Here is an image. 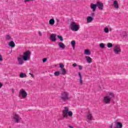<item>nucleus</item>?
I'll return each mask as SVG.
<instances>
[{
    "label": "nucleus",
    "instance_id": "obj_21",
    "mask_svg": "<svg viewBox=\"0 0 128 128\" xmlns=\"http://www.w3.org/2000/svg\"><path fill=\"white\" fill-rule=\"evenodd\" d=\"M54 22H55V21H54V18H52L49 20V24L50 26H54Z\"/></svg>",
    "mask_w": 128,
    "mask_h": 128
},
{
    "label": "nucleus",
    "instance_id": "obj_43",
    "mask_svg": "<svg viewBox=\"0 0 128 128\" xmlns=\"http://www.w3.org/2000/svg\"><path fill=\"white\" fill-rule=\"evenodd\" d=\"M56 22H60V20H58V19H56Z\"/></svg>",
    "mask_w": 128,
    "mask_h": 128
},
{
    "label": "nucleus",
    "instance_id": "obj_34",
    "mask_svg": "<svg viewBox=\"0 0 128 128\" xmlns=\"http://www.w3.org/2000/svg\"><path fill=\"white\" fill-rule=\"evenodd\" d=\"M72 66H74V68H76V66H78V64H76V63H74L72 64Z\"/></svg>",
    "mask_w": 128,
    "mask_h": 128
},
{
    "label": "nucleus",
    "instance_id": "obj_26",
    "mask_svg": "<svg viewBox=\"0 0 128 128\" xmlns=\"http://www.w3.org/2000/svg\"><path fill=\"white\" fill-rule=\"evenodd\" d=\"M6 39L7 40H12V37L10 36V34H6Z\"/></svg>",
    "mask_w": 128,
    "mask_h": 128
},
{
    "label": "nucleus",
    "instance_id": "obj_44",
    "mask_svg": "<svg viewBox=\"0 0 128 128\" xmlns=\"http://www.w3.org/2000/svg\"><path fill=\"white\" fill-rule=\"evenodd\" d=\"M12 92H14V90H12Z\"/></svg>",
    "mask_w": 128,
    "mask_h": 128
},
{
    "label": "nucleus",
    "instance_id": "obj_39",
    "mask_svg": "<svg viewBox=\"0 0 128 128\" xmlns=\"http://www.w3.org/2000/svg\"><path fill=\"white\" fill-rule=\"evenodd\" d=\"M38 34L39 36H42V32L40 31L38 32Z\"/></svg>",
    "mask_w": 128,
    "mask_h": 128
},
{
    "label": "nucleus",
    "instance_id": "obj_40",
    "mask_svg": "<svg viewBox=\"0 0 128 128\" xmlns=\"http://www.w3.org/2000/svg\"><path fill=\"white\" fill-rule=\"evenodd\" d=\"M2 86V84L0 82V88Z\"/></svg>",
    "mask_w": 128,
    "mask_h": 128
},
{
    "label": "nucleus",
    "instance_id": "obj_41",
    "mask_svg": "<svg viewBox=\"0 0 128 128\" xmlns=\"http://www.w3.org/2000/svg\"><path fill=\"white\" fill-rule=\"evenodd\" d=\"M68 127L70 128H74V126H69Z\"/></svg>",
    "mask_w": 128,
    "mask_h": 128
},
{
    "label": "nucleus",
    "instance_id": "obj_38",
    "mask_svg": "<svg viewBox=\"0 0 128 128\" xmlns=\"http://www.w3.org/2000/svg\"><path fill=\"white\" fill-rule=\"evenodd\" d=\"M31 0H25V2H30Z\"/></svg>",
    "mask_w": 128,
    "mask_h": 128
},
{
    "label": "nucleus",
    "instance_id": "obj_27",
    "mask_svg": "<svg viewBox=\"0 0 128 128\" xmlns=\"http://www.w3.org/2000/svg\"><path fill=\"white\" fill-rule=\"evenodd\" d=\"M104 32H106V34H108V32H110V30H108V28L106 27L104 30Z\"/></svg>",
    "mask_w": 128,
    "mask_h": 128
},
{
    "label": "nucleus",
    "instance_id": "obj_24",
    "mask_svg": "<svg viewBox=\"0 0 128 128\" xmlns=\"http://www.w3.org/2000/svg\"><path fill=\"white\" fill-rule=\"evenodd\" d=\"M61 72H62L61 74H62V76H64V74H66V69L64 68H61Z\"/></svg>",
    "mask_w": 128,
    "mask_h": 128
},
{
    "label": "nucleus",
    "instance_id": "obj_16",
    "mask_svg": "<svg viewBox=\"0 0 128 128\" xmlns=\"http://www.w3.org/2000/svg\"><path fill=\"white\" fill-rule=\"evenodd\" d=\"M56 34H52L50 36V39L52 42H56Z\"/></svg>",
    "mask_w": 128,
    "mask_h": 128
},
{
    "label": "nucleus",
    "instance_id": "obj_20",
    "mask_svg": "<svg viewBox=\"0 0 128 128\" xmlns=\"http://www.w3.org/2000/svg\"><path fill=\"white\" fill-rule=\"evenodd\" d=\"M84 54L86 56H90V51L88 49L85 50L84 52Z\"/></svg>",
    "mask_w": 128,
    "mask_h": 128
},
{
    "label": "nucleus",
    "instance_id": "obj_23",
    "mask_svg": "<svg viewBox=\"0 0 128 128\" xmlns=\"http://www.w3.org/2000/svg\"><path fill=\"white\" fill-rule=\"evenodd\" d=\"M9 46H11V48H14V46H16V44H14V42L11 41L9 43Z\"/></svg>",
    "mask_w": 128,
    "mask_h": 128
},
{
    "label": "nucleus",
    "instance_id": "obj_18",
    "mask_svg": "<svg viewBox=\"0 0 128 128\" xmlns=\"http://www.w3.org/2000/svg\"><path fill=\"white\" fill-rule=\"evenodd\" d=\"M86 59L88 64H92V59L90 56H86Z\"/></svg>",
    "mask_w": 128,
    "mask_h": 128
},
{
    "label": "nucleus",
    "instance_id": "obj_8",
    "mask_svg": "<svg viewBox=\"0 0 128 128\" xmlns=\"http://www.w3.org/2000/svg\"><path fill=\"white\" fill-rule=\"evenodd\" d=\"M22 58L24 60L25 62L28 60H30V52L28 50L24 52Z\"/></svg>",
    "mask_w": 128,
    "mask_h": 128
},
{
    "label": "nucleus",
    "instance_id": "obj_31",
    "mask_svg": "<svg viewBox=\"0 0 128 128\" xmlns=\"http://www.w3.org/2000/svg\"><path fill=\"white\" fill-rule=\"evenodd\" d=\"M59 65H60V68H64V64L62 63H60Z\"/></svg>",
    "mask_w": 128,
    "mask_h": 128
},
{
    "label": "nucleus",
    "instance_id": "obj_9",
    "mask_svg": "<svg viewBox=\"0 0 128 128\" xmlns=\"http://www.w3.org/2000/svg\"><path fill=\"white\" fill-rule=\"evenodd\" d=\"M94 119V116H92V112H88L86 115V120L88 122H90L92 120Z\"/></svg>",
    "mask_w": 128,
    "mask_h": 128
},
{
    "label": "nucleus",
    "instance_id": "obj_10",
    "mask_svg": "<svg viewBox=\"0 0 128 128\" xmlns=\"http://www.w3.org/2000/svg\"><path fill=\"white\" fill-rule=\"evenodd\" d=\"M18 64L20 66H22V64H24V58H22V55H20L17 58Z\"/></svg>",
    "mask_w": 128,
    "mask_h": 128
},
{
    "label": "nucleus",
    "instance_id": "obj_17",
    "mask_svg": "<svg viewBox=\"0 0 128 128\" xmlns=\"http://www.w3.org/2000/svg\"><path fill=\"white\" fill-rule=\"evenodd\" d=\"M58 46H59V48H62V50H64V48H66V45H64L62 42H59L58 44Z\"/></svg>",
    "mask_w": 128,
    "mask_h": 128
},
{
    "label": "nucleus",
    "instance_id": "obj_29",
    "mask_svg": "<svg viewBox=\"0 0 128 128\" xmlns=\"http://www.w3.org/2000/svg\"><path fill=\"white\" fill-rule=\"evenodd\" d=\"M107 46L109 48H112V43H108L107 44Z\"/></svg>",
    "mask_w": 128,
    "mask_h": 128
},
{
    "label": "nucleus",
    "instance_id": "obj_33",
    "mask_svg": "<svg viewBox=\"0 0 128 128\" xmlns=\"http://www.w3.org/2000/svg\"><path fill=\"white\" fill-rule=\"evenodd\" d=\"M78 67L80 70H82V66L80 65H78Z\"/></svg>",
    "mask_w": 128,
    "mask_h": 128
},
{
    "label": "nucleus",
    "instance_id": "obj_42",
    "mask_svg": "<svg viewBox=\"0 0 128 128\" xmlns=\"http://www.w3.org/2000/svg\"><path fill=\"white\" fill-rule=\"evenodd\" d=\"M92 16H94V13H92Z\"/></svg>",
    "mask_w": 128,
    "mask_h": 128
},
{
    "label": "nucleus",
    "instance_id": "obj_37",
    "mask_svg": "<svg viewBox=\"0 0 128 128\" xmlns=\"http://www.w3.org/2000/svg\"><path fill=\"white\" fill-rule=\"evenodd\" d=\"M29 74L32 76V78H34V76L32 73H29Z\"/></svg>",
    "mask_w": 128,
    "mask_h": 128
},
{
    "label": "nucleus",
    "instance_id": "obj_1",
    "mask_svg": "<svg viewBox=\"0 0 128 128\" xmlns=\"http://www.w3.org/2000/svg\"><path fill=\"white\" fill-rule=\"evenodd\" d=\"M112 98H114V94L112 92H108L103 98V102L108 104Z\"/></svg>",
    "mask_w": 128,
    "mask_h": 128
},
{
    "label": "nucleus",
    "instance_id": "obj_2",
    "mask_svg": "<svg viewBox=\"0 0 128 128\" xmlns=\"http://www.w3.org/2000/svg\"><path fill=\"white\" fill-rule=\"evenodd\" d=\"M59 100L61 102H66V100H70V92L67 91H63L60 93V96H59Z\"/></svg>",
    "mask_w": 128,
    "mask_h": 128
},
{
    "label": "nucleus",
    "instance_id": "obj_7",
    "mask_svg": "<svg viewBox=\"0 0 128 128\" xmlns=\"http://www.w3.org/2000/svg\"><path fill=\"white\" fill-rule=\"evenodd\" d=\"M109 128H122V123L116 121L114 122V126L112 124L109 126Z\"/></svg>",
    "mask_w": 128,
    "mask_h": 128
},
{
    "label": "nucleus",
    "instance_id": "obj_35",
    "mask_svg": "<svg viewBox=\"0 0 128 128\" xmlns=\"http://www.w3.org/2000/svg\"><path fill=\"white\" fill-rule=\"evenodd\" d=\"M42 60H43V62H46L47 60V59L46 58H44Z\"/></svg>",
    "mask_w": 128,
    "mask_h": 128
},
{
    "label": "nucleus",
    "instance_id": "obj_6",
    "mask_svg": "<svg viewBox=\"0 0 128 128\" xmlns=\"http://www.w3.org/2000/svg\"><path fill=\"white\" fill-rule=\"evenodd\" d=\"M113 50L115 54H120V52H122V48H120V46L118 44L114 45L113 48Z\"/></svg>",
    "mask_w": 128,
    "mask_h": 128
},
{
    "label": "nucleus",
    "instance_id": "obj_13",
    "mask_svg": "<svg viewBox=\"0 0 128 128\" xmlns=\"http://www.w3.org/2000/svg\"><path fill=\"white\" fill-rule=\"evenodd\" d=\"M113 6L114 8H116V10H118V8H120V6H118V0H116L114 2Z\"/></svg>",
    "mask_w": 128,
    "mask_h": 128
},
{
    "label": "nucleus",
    "instance_id": "obj_30",
    "mask_svg": "<svg viewBox=\"0 0 128 128\" xmlns=\"http://www.w3.org/2000/svg\"><path fill=\"white\" fill-rule=\"evenodd\" d=\"M100 46L101 48H104V44L103 43H101L100 44Z\"/></svg>",
    "mask_w": 128,
    "mask_h": 128
},
{
    "label": "nucleus",
    "instance_id": "obj_22",
    "mask_svg": "<svg viewBox=\"0 0 128 128\" xmlns=\"http://www.w3.org/2000/svg\"><path fill=\"white\" fill-rule=\"evenodd\" d=\"M26 74L24 73H23V72H22L20 74V77L21 78H26Z\"/></svg>",
    "mask_w": 128,
    "mask_h": 128
},
{
    "label": "nucleus",
    "instance_id": "obj_14",
    "mask_svg": "<svg viewBox=\"0 0 128 128\" xmlns=\"http://www.w3.org/2000/svg\"><path fill=\"white\" fill-rule=\"evenodd\" d=\"M96 8H98L97 4H90V8L92 10L93 12H96Z\"/></svg>",
    "mask_w": 128,
    "mask_h": 128
},
{
    "label": "nucleus",
    "instance_id": "obj_5",
    "mask_svg": "<svg viewBox=\"0 0 128 128\" xmlns=\"http://www.w3.org/2000/svg\"><path fill=\"white\" fill-rule=\"evenodd\" d=\"M18 96L20 98H26L28 96V92L24 89L22 88L19 91Z\"/></svg>",
    "mask_w": 128,
    "mask_h": 128
},
{
    "label": "nucleus",
    "instance_id": "obj_11",
    "mask_svg": "<svg viewBox=\"0 0 128 128\" xmlns=\"http://www.w3.org/2000/svg\"><path fill=\"white\" fill-rule=\"evenodd\" d=\"M13 119L15 122H20V120L21 118L18 115V114H15L13 116Z\"/></svg>",
    "mask_w": 128,
    "mask_h": 128
},
{
    "label": "nucleus",
    "instance_id": "obj_12",
    "mask_svg": "<svg viewBox=\"0 0 128 128\" xmlns=\"http://www.w3.org/2000/svg\"><path fill=\"white\" fill-rule=\"evenodd\" d=\"M96 4H97V6L98 7V8L100 10H104V4L103 3H102V2H98Z\"/></svg>",
    "mask_w": 128,
    "mask_h": 128
},
{
    "label": "nucleus",
    "instance_id": "obj_19",
    "mask_svg": "<svg viewBox=\"0 0 128 128\" xmlns=\"http://www.w3.org/2000/svg\"><path fill=\"white\" fill-rule=\"evenodd\" d=\"M86 20L88 24H90V22H92L94 20V18L90 16H88L86 18Z\"/></svg>",
    "mask_w": 128,
    "mask_h": 128
},
{
    "label": "nucleus",
    "instance_id": "obj_28",
    "mask_svg": "<svg viewBox=\"0 0 128 128\" xmlns=\"http://www.w3.org/2000/svg\"><path fill=\"white\" fill-rule=\"evenodd\" d=\"M58 38H59L60 42H64V38L60 36H57Z\"/></svg>",
    "mask_w": 128,
    "mask_h": 128
},
{
    "label": "nucleus",
    "instance_id": "obj_25",
    "mask_svg": "<svg viewBox=\"0 0 128 128\" xmlns=\"http://www.w3.org/2000/svg\"><path fill=\"white\" fill-rule=\"evenodd\" d=\"M71 45L72 46L74 49V47L76 46V41L75 40H72L71 42Z\"/></svg>",
    "mask_w": 128,
    "mask_h": 128
},
{
    "label": "nucleus",
    "instance_id": "obj_32",
    "mask_svg": "<svg viewBox=\"0 0 128 128\" xmlns=\"http://www.w3.org/2000/svg\"><path fill=\"white\" fill-rule=\"evenodd\" d=\"M54 76H60V72H56L54 73Z\"/></svg>",
    "mask_w": 128,
    "mask_h": 128
},
{
    "label": "nucleus",
    "instance_id": "obj_3",
    "mask_svg": "<svg viewBox=\"0 0 128 128\" xmlns=\"http://www.w3.org/2000/svg\"><path fill=\"white\" fill-rule=\"evenodd\" d=\"M72 112L68 110V108L64 107V109L62 111V116L64 118H68V116L72 118Z\"/></svg>",
    "mask_w": 128,
    "mask_h": 128
},
{
    "label": "nucleus",
    "instance_id": "obj_36",
    "mask_svg": "<svg viewBox=\"0 0 128 128\" xmlns=\"http://www.w3.org/2000/svg\"><path fill=\"white\" fill-rule=\"evenodd\" d=\"M0 62H2V56L0 54Z\"/></svg>",
    "mask_w": 128,
    "mask_h": 128
},
{
    "label": "nucleus",
    "instance_id": "obj_15",
    "mask_svg": "<svg viewBox=\"0 0 128 128\" xmlns=\"http://www.w3.org/2000/svg\"><path fill=\"white\" fill-rule=\"evenodd\" d=\"M78 76L80 78L79 82L80 84L82 86L84 82V81L82 80V74H80V72H78Z\"/></svg>",
    "mask_w": 128,
    "mask_h": 128
},
{
    "label": "nucleus",
    "instance_id": "obj_4",
    "mask_svg": "<svg viewBox=\"0 0 128 128\" xmlns=\"http://www.w3.org/2000/svg\"><path fill=\"white\" fill-rule=\"evenodd\" d=\"M70 28L73 32H78L80 30V25L74 22H72L70 23Z\"/></svg>",
    "mask_w": 128,
    "mask_h": 128
}]
</instances>
